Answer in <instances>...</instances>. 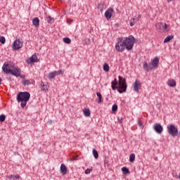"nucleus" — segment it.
<instances>
[{"instance_id":"40","label":"nucleus","mask_w":180,"mask_h":180,"mask_svg":"<svg viewBox=\"0 0 180 180\" xmlns=\"http://www.w3.org/2000/svg\"><path fill=\"white\" fill-rule=\"evenodd\" d=\"M73 160H77V157H74V158H73Z\"/></svg>"},{"instance_id":"30","label":"nucleus","mask_w":180,"mask_h":180,"mask_svg":"<svg viewBox=\"0 0 180 180\" xmlns=\"http://www.w3.org/2000/svg\"><path fill=\"white\" fill-rule=\"evenodd\" d=\"M23 86H26V85H30V80H25L22 82Z\"/></svg>"},{"instance_id":"37","label":"nucleus","mask_w":180,"mask_h":180,"mask_svg":"<svg viewBox=\"0 0 180 180\" xmlns=\"http://www.w3.org/2000/svg\"><path fill=\"white\" fill-rule=\"evenodd\" d=\"M20 78H22V79L25 78V75H20Z\"/></svg>"},{"instance_id":"32","label":"nucleus","mask_w":180,"mask_h":180,"mask_svg":"<svg viewBox=\"0 0 180 180\" xmlns=\"http://www.w3.org/2000/svg\"><path fill=\"white\" fill-rule=\"evenodd\" d=\"M116 110H117V105L115 104L112 107V112H116Z\"/></svg>"},{"instance_id":"21","label":"nucleus","mask_w":180,"mask_h":180,"mask_svg":"<svg viewBox=\"0 0 180 180\" xmlns=\"http://www.w3.org/2000/svg\"><path fill=\"white\" fill-rule=\"evenodd\" d=\"M174 39V35H169L164 39V43H168L169 41H171Z\"/></svg>"},{"instance_id":"22","label":"nucleus","mask_w":180,"mask_h":180,"mask_svg":"<svg viewBox=\"0 0 180 180\" xmlns=\"http://www.w3.org/2000/svg\"><path fill=\"white\" fill-rule=\"evenodd\" d=\"M122 171L124 175H126V174L130 173V171H129V169H128L127 167H123L122 168Z\"/></svg>"},{"instance_id":"16","label":"nucleus","mask_w":180,"mask_h":180,"mask_svg":"<svg viewBox=\"0 0 180 180\" xmlns=\"http://www.w3.org/2000/svg\"><path fill=\"white\" fill-rule=\"evenodd\" d=\"M39 24L40 20H39V18H34L32 19V25L35 26V27H39Z\"/></svg>"},{"instance_id":"27","label":"nucleus","mask_w":180,"mask_h":180,"mask_svg":"<svg viewBox=\"0 0 180 180\" xmlns=\"http://www.w3.org/2000/svg\"><path fill=\"white\" fill-rule=\"evenodd\" d=\"M103 68L105 72H108L109 71V65H108V63H104Z\"/></svg>"},{"instance_id":"11","label":"nucleus","mask_w":180,"mask_h":180,"mask_svg":"<svg viewBox=\"0 0 180 180\" xmlns=\"http://www.w3.org/2000/svg\"><path fill=\"white\" fill-rule=\"evenodd\" d=\"M153 129L158 134H161L162 133V130H164V128H162V126H161V124L160 123L155 124Z\"/></svg>"},{"instance_id":"18","label":"nucleus","mask_w":180,"mask_h":180,"mask_svg":"<svg viewBox=\"0 0 180 180\" xmlns=\"http://www.w3.org/2000/svg\"><path fill=\"white\" fill-rule=\"evenodd\" d=\"M167 85H169V86H172V87L176 86V82H175V80H174V79H169Z\"/></svg>"},{"instance_id":"10","label":"nucleus","mask_w":180,"mask_h":180,"mask_svg":"<svg viewBox=\"0 0 180 180\" xmlns=\"http://www.w3.org/2000/svg\"><path fill=\"white\" fill-rule=\"evenodd\" d=\"M140 19H141V15L140 14L136 15L134 18L129 20V26H131V27H133V26H134L136 22H139Z\"/></svg>"},{"instance_id":"29","label":"nucleus","mask_w":180,"mask_h":180,"mask_svg":"<svg viewBox=\"0 0 180 180\" xmlns=\"http://www.w3.org/2000/svg\"><path fill=\"white\" fill-rule=\"evenodd\" d=\"M6 39L4 37H0V43L5 44Z\"/></svg>"},{"instance_id":"3","label":"nucleus","mask_w":180,"mask_h":180,"mask_svg":"<svg viewBox=\"0 0 180 180\" xmlns=\"http://www.w3.org/2000/svg\"><path fill=\"white\" fill-rule=\"evenodd\" d=\"M30 99V93L27 91L20 92L17 96L18 102H21V108H25Z\"/></svg>"},{"instance_id":"13","label":"nucleus","mask_w":180,"mask_h":180,"mask_svg":"<svg viewBox=\"0 0 180 180\" xmlns=\"http://www.w3.org/2000/svg\"><path fill=\"white\" fill-rule=\"evenodd\" d=\"M28 64H32V63H39V58H37V56L32 55L27 61Z\"/></svg>"},{"instance_id":"20","label":"nucleus","mask_w":180,"mask_h":180,"mask_svg":"<svg viewBox=\"0 0 180 180\" xmlns=\"http://www.w3.org/2000/svg\"><path fill=\"white\" fill-rule=\"evenodd\" d=\"M83 112L84 116H86V117H89V116H91V111L88 108H84L83 110Z\"/></svg>"},{"instance_id":"39","label":"nucleus","mask_w":180,"mask_h":180,"mask_svg":"<svg viewBox=\"0 0 180 180\" xmlns=\"http://www.w3.org/2000/svg\"><path fill=\"white\" fill-rule=\"evenodd\" d=\"M2 82V78L0 77V84Z\"/></svg>"},{"instance_id":"31","label":"nucleus","mask_w":180,"mask_h":180,"mask_svg":"<svg viewBox=\"0 0 180 180\" xmlns=\"http://www.w3.org/2000/svg\"><path fill=\"white\" fill-rule=\"evenodd\" d=\"M5 119H6V117L5 116V115H0V122H5Z\"/></svg>"},{"instance_id":"19","label":"nucleus","mask_w":180,"mask_h":180,"mask_svg":"<svg viewBox=\"0 0 180 180\" xmlns=\"http://www.w3.org/2000/svg\"><path fill=\"white\" fill-rule=\"evenodd\" d=\"M6 178L8 179H20V176L19 174H15V175H10V176H6Z\"/></svg>"},{"instance_id":"25","label":"nucleus","mask_w":180,"mask_h":180,"mask_svg":"<svg viewBox=\"0 0 180 180\" xmlns=\"http://www.w3.org/2000/svg\"><path fill=\"white\" fill-rule=\"evenodd\" d=\"M93 155L94 158L98 159L99 158V154L98 153V151L95 149H93Z\"/></svg>"},{"instance_id":"4","label":"nucleus","mask_w":180,"mask_h":180,"mask_svg":"<svg viewBox=\"0 0 180 180\" xmlns=\"http://www.w3.org/2000/svg\"><path fill=\"white\" fill-rule=\"evenodd\" d=\"M158 63H160V59L158 57L154 58L151 61V64L148 65L147 62H143V68L148 72L153 70V68H157L158 67Z\"/></svg>"},{"instance_id":"26","label":"nucleus","mask_w":180,"mask_h":180,"mask_svg":"<svg viewBox=\"0 0 180 180\" xmlns=\"http://www.w3.org/2000/svg\"><path fill=\"white\" fill-rule=\"evenodd\" d=\"M63 41H64V43H66V44H71V39L68 37L63 38Z\"/></svg>"},{"instance_id":"7","label":"nucleus","mask_w":180,"mask_h":180,"mask_svg":"<svg viewBox=\"0 0 180 180\" xmlns=\"http://www.w3.org/2000/svg\"><path fill=\"white\" fill-rule=\"evenodd\" d=\"M14 67L13 63L6 62L2 66V70L5 74H11Z\"/></svg>"},{"instance_id":"23","label":"nucleus","mask_w":180,"mask_h":180,"mask_svg":"<svg viewBox=\"0 0 180 180\" xmlns=\"http://www.w3.org/2000/svg\"><path fill=\"white\" fill-rule=\"evenodd\" d=\"M134 160H136V155L132 153L129 155V162H134Z\"/></svg>"},{"instance_id":"8","label":"nucleus","mask_w":180,"mask_h":180,"mask_svg":"<svg viewBox=\"0 0 180 180\" xmlns=\"http://www.w3.org/2000/svg\"><path fill=\"white\" fill-rule=\"evenodd\" d=\"M12 47L14 50H19L22 49V47H23V41H22V39H18L14 41Z\"/></svg>"},{"instance_id":"14","label":"nucleus","mask_w":180,"mask_h":180,"mask_svg":"<svg viewBox=\"0 0 180 180\" xmlns=\"http://www.w3.org/2000/svg\"><path fill=\"white\" fill-rule=\"evenodd\" d=\"M113 12L114 11L112 8H110L105 11V16L107 20H109V19L112 18V15H113Z\"/></svg>"},{"instance_id":"28","label":"nucleus","mask_w":180,"mask_h":180,"mask_svg":"<svg viewBox=\"0 0 180 180\" xmlns=\"http://www.w3.org/2000/svg\"><path fill=\"white\" fill-rule=\"evenodd\" d=\"M98 98V103H101V102H102V94H101V92H97L96 94Z\"/></svg>"},{"instance_id":"1","label":"nucleus","mask_w":180,"mask_h":180,"mask_svg":"<svg viewBox=\"0 0 180 180\" xmlns=\"http://www.w3.org/2000/svg\"><path fill=\"white\" fill-rule=\"evenodd\" d=\"M134 46V37L130 35L128 38H119L117 42L115 44V50L120 53H122L127 49L130 51Z\"/></svg>"},{"instance_id":"34","label":"nucleus","mask_w":180,"mask_h":180,"mask_svg":"<svg viewBox=\"0 0 180 180\" xmlns=\"http://www.w3.org/2000/svg\"><path fill=\"white\" fill-rule=\"evenodd\" d=\"M138 124H139V126L140 127H143V122H141V120H139V121H138Z\"/></svg>"},{"instance_id":"6","label":"nucleus","mask_w":180,"mask_h":180,"mask_svg":"<svg viewBox=\"0 0 180 180\" xmlns=\"http://www.w3.org/2000/svg\"><path fill=\"white\" fill-rule=\"evenodd\" d=\"M168 134L172 136V137H176L178 136V128L172 124H169L167 127Z\"/></svg>"},{"instance_id":"36","label":"nucleus","mask_w":180,"mask_h":180,"mask_svg":"<svg viewBox=\"0 0 180 180\" xmlns=\"http://www.w3.org/2000/svg\"><path fill=\"white\" fill-rule=\"evenodd\" d=\"M119 122H120V123H122L123 122V119L122 118L119 119Z\"/></svg>"},{"instance_id":"33","label":"nucleus","mask_w":180,"mask_h":180,"mask_svg":"<svg viewBox=\"0 0 180 180\" xmlns=\"http://www.w3.org/2000/svg\"><path fill=\"white\" fill-rule=\"evenodd\" d=\"M91 171H92V169H86L85 170V174H86V175H88V174H91Z\"/></svg>"},{"instance_id":"12","label":"nucleus","mask_w":180,"mask_h":180,"mask_svg":"<svg viewBox=\"0 0 180 180\" xmlns=\"http://www.w3.org/2000/svg\"><path fill=\"white\" fill-rule=\"evenodd\" d=\"M140 88H141V82L139 79H136L134 82V91L139 92Z\"/></svg>"},{"instance_id":"9","label":"nucleus","mask_w":180,"mask_h":180,"mask_svg":"<svg viewBox=\"0 0 180 180\" xmlns=\"http://www.w3.org/2000/svg\"><path fill=\"white\" fill-rule=\"evenodd\" d=\"M61 74H63L62 70H59L58 71H53L49 74L48 78H49V79H53L56 77H57V75H60Z\"/></svg>"},{"instance_id":"15","label":"nucleus","mask_w":180,"mask_h":180,"mask_svg":"<svg viewBox=\"0 0 180 180\" xmlns=\"http://www.w3.org/2000/svg\"><path fill=\"white\" fill-rule=\"evenodd\" d=\"M10 74L15 75V77H20V69H18L14 66Z\"/></svg>"},{"instance_id":"38","label":"nucleus","mask_w":180,"mask_h":180,"mask_svg":"<svg viewBox=\"0 0 180 180\" xmlns=\"http://www.w3.org/2000/svg\"><path fill=\"white\" fill-rule=\"evenodd\" d=\"M49 19H50L49 20H52V18L51 16L49 17Z\"/></svg>"},{"instance_id":"24","label":"nucleus","mask_w":180,"mask_h":180,"mask_svg":"<svg viewBox=\"0 0 180 180\" xmlns=\"http://www.w3.org/2000/svg\"><path fill=\"white\" fill-rule=\"evenodd\" d=\"M41 86H42L41 91H49V86L44 84V83H41Z\"/></svg>"},{"instance_id":"17","label":"nucleus","mask_w":180,"mask_h":180,"mask_svg":"<svg viewBox=\"0 0 180 180\" xmlns=\"http://www.w3.org/2000/svg\"><path fill=\"white\" fill-rule=\"evenodd\" d=\"M60 174L65 175L67 174V167L64 164H61L60 165Z\"/></svg>"},{"instance_id":"35","label":"nucleus","mask_w":180,"mask_h":180,"mask_svg":"<svg viewBox=\"0 0 180 180\" xmlns=\"http://www.w3.org/2000/svg\"><path fill=\"white\" fill-rule=\"evenodd\" d=\"M85 41L87 44H89V43H91V40L89 39H86Z\"/></svg>"},{"instance_id":"5","label":"nucleus","mask_w":180,"mask_h":180,"mask_svg":"<svg viewBox=\"0 0 180 180\" xmlns=\"http://www.w3.org/2000/svg\"><path fill=\"white\" fill-rule=\"evenodd\" d=\"M155 27L157 30H160L163 33H168V32L171 30V27H169V25H167L165 22H157L155 24Z\"/></svg>"},{"instance_id":"2","label":"nucleus","mask_w":180,"mask_h":180,"mask_svg":"<svg viewBox=\"0 0 180 180\" xmlns=\"http://www.w3.org/2000/svg\"><path fill=\"white\" fill-rule=\"evenodd\" d=\"M118 78V82L117 79H114L111 82V88L112 91H116V89H117L120 94H123V92H126V90L127 89L126 79L123 78L122 76H119Z\"/></svg>"}]
</instances>
